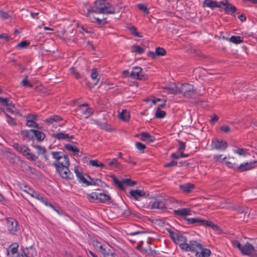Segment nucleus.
I'll list each match as a JSON object with an SVG mask.
<instances>
[{
  "instance_id": "69168bd1",
  "label": "nucleus",
  "mask_w": 257,
  "mask_h": 257,
  "mask_svg": "<svg viewBox=\"0 0 257 257\" xmlns=\"http://www.w3.org/2000/svg\"><path fill=\"white\" fill-rule=\"evenodd\" d=\"M37 116H38L37 115L29 113V114H27V115H26L25 118L26 119H32L34 121H36L37 119Z\"/></svg>"
},
{
  "instance_id": "2f4dec72",
  "label": "nucleus",
  "mask_w": 257,
  "mask_h": 257,
  "mask_svg": "<svg viewBox=\"0 0 257 257\" xmlns=\"http://www.w3.org/2000/svg\"><path fill=\"white\" fill-rule=\"evenodd\" d=\"M88 165L93 167H100L102 169L105 168V165L97 160H90L88 162Z\"/></svg>"
},
{
  "instance_id": "8fccbe9b",
  "label": "nucleus",
  "mask_w": 257,
  "mask_h": 257,
  "mask_svg": "<svg viewBox=\"0 0 257 257\" xmlns=\"http://www.w3.org/2000/svg\"><path fill=\"white\" fill-rule=\"evenodd\" d=\"M6 117L7 118L8 123L11 125L16 126L17 122L15 121L13 118H12L9 114L5 113Z\"/></svg>"
},
{
  "instance_id": "0e129e2a",
  "label": "nucleus",
  "mask_w": 257,
  "mask_h": 257,
  "mask_svg": "<svg viewBox=\"0 0 257 257\" xmlns=\"http://www.w3.org/2000/svg\"><path fill=\"white\" fill-rule=\"evenodd\" d=\"M220 129L222 132L225 133H228L231 131L230 127L226 125L221 126Z\"/></svg>"
},
{
  "instance_id": "ea45409f",
  "label": "nucleus",
  "mask_w": 257,
  "mask_h": 257,
  "mask_svg": "<svg viewBox=\"0 0 257 257\" xmlns=\"http://www.w3.org/2000/svg\"><path fill=\"white\" fill-rule=\"evenodd\" d=\"M249 209L247 207H239L237 209V212L239 214H244V219L245 218V216H247V217H248L249 215V213L248 212Z\"/></svg>"
},
{
  "instance_id": "5701e85b",
  "label": "nucleus",
  "mask_w": 257,
  "mask_h": 257,
  "mask_svg": "<svg viewBox=\"0 0 257 257\" xmlns=\"http://www.w3.org/2000/svg\"><path fill=\"white\" fill-rule=\"evenodd\" d=\"M165 92L168 94H179V87L177 86L175 84L166 86L164 88Z\"/></svg>"
},
{
  "instance_id": "a19ab883",
  "label": "nucleus",
  "mask_w": 257,
  "mask_h": 257,
  "mask_svg": "<svg viewBox=\"0 0 257 257\" xmlns=\"http://www.w3.org/2000/svg\"><path fill=\"white\" fill-rule=\"evenodd\" d=\"M166 113L165 111L161 110L160 107H158L156 113L155 117L158 118H163L165 117Z\"/></svg>"
},
{
  "instance_id": "ddd939ff",
  "label": "nucleus",
  "mask_w": 257,
  "mask_h": 257,
  "mask_svg": "<svg viewBox=\"0 0 257 257\" xmlns=\"http://www.w3.org/2000/svg\"><path fill=\"white\" fill-rule=\"evenodd\" d=\"M255 250V249L254 247L252 244L247 242L243 246H242L240 251L243 255L252 257Z\"/></svg>"
},
{
  "instance_id": "cd10ccee",
  "label": "nucleus",
  "mask_w": 257,
  "mask_h": 257,
  "mask_svg": "<svg viewBox=\"0 0 257 257\" xmlns=\"http://www.w3.org/2000/svg\"><path fill=\"white\" fill-rule=\"evenodd\" d=\"M45 138V134L40 131L33 130V141L36 139L38 142H42Z\"/></svg>"
},
{
  "instance_id": "5fc2aeb1",
  "label": "nucleus",
  "mask_w": 257,
  "mask_h": 257,
  "mask_svg": "<svg viewBox=\"0 0 257 257\" xmlns=\"http://www.w3.org/2000/svg\"><path fill=\"white\" fill-rule=\"evenodd\" d=\"M225 164L228 168L233 169L236 171V167H237V164L235 162L231 161H226Z\"/></svg>"
},
{
  "instance_id": "13d9d810",
  "label": "nucleus",
  "mask_w": 257,
  "mask_h": 257,
  "mask_svg": "<svg viewBox=\"0 0 257 257\" xmlns=\"http://www.w3.org/2000/svg\"><path fill=\"white\" fill-rule=\"evenodd\" d=\"M10 17L9 14L6 12L0 11V18L3 20H7Z\"/></svg>"
},
{
  "instance_id": "6e6552de",
  "label": "nucleus",
  "mask_w": 257,
  "mask_h": 257,
  "mask_svg": "<svg viewBox=\"0 0 257 257\" xmlns=\"http://www.w3.org/2000/svg\"><path fill=\"white\" fill-rule=\"evenodd\" d=\"M110 177L112 178L113 183L121 190H124L125 189L124 185H125L127 186H133L137 184L136 181L130 179H124L121 181H119L114 175H112Z\"/></svg>"
},
{
  "instance_id": "c756f323",
  "label": "nucleus",
  "mask_w": 257,
  "mask_h": 257,
  "mask_svg": "<svg viewBox=\"0 0 257 257\" xmlns=\"http://www.w3.org/2000/svg\"><path fill=\"white\" fill-rule=\"evenodd\" d=\"M111 199V197L107 194L103 193L98 194L97 201L101 203H105Z\"/></svg>"
},
{
  "instance_id": "de8ad7c7",
  "label": "nucleus",
  "mask_w": 257,
  "mask_h": 257,
  "mask_svg": "<svg viewBox=\"0 0 257 257\" xmlns=\"http://www.w3.org/2000/svg\"><path fill=\"white\" fill-rule=\"evenodd\" d=\"M37 151V153L39 155H44L46 153V149L44 147H42L39 145H36L33 146Z\"/></svg>"
},
{
  "instance_id": "72a5a7b5",
  "label": "nucleus",
  "mask_w": 257,
  "mask_h": 257,
  "mask_svg": "<svg viewBox=\"0 0 257 257\" xmlns=\"http://www.w3.org/2000/svg\"><path fill=\"white\" fill-rule=\"evenodd\" d=\"M93 13L91 15L90 18L89 17H88L90 20L91 19L92 17H93L94 21L91 20L92 22H95L97 24H98V25H101V26H104L107 23L106 18H103L102 19H100L98 18L94 17L93 16Z\"/></svg>"
},
{
  "instance_id": "bf43d9fd",
  "label": "nucleus",
  "mask_w": 257,
  "mask_h": 257,
  "mask_svg": "<svg viewBox=\"0 0 257 257\" xmlns=\"http://www.w3.org/2000/svg\"><path fill=\"white\" fill-rule=\"evenodd\" d=\"M233 246L235 247L238 248V249L240 251L242 245L240 244V243L236 240H233L231 241Z\"/></svg>"
},
{
  "instance_id": "39448f33",
  "label": "nucleus",
  "mask_w": 257,
  "mask_h": 257,
  "mask_svg": "<svg viewBox=\"0 0 257 257\" xmlns=\"http://www.w3.org/2000/svg\"><path fill=\"white\" fill-rule=\"evenodd\" d=\"M81 184L83 186H98L101 187L106 186V184L100 179L92 178L87 174H83L81 172Z\"/></svg>"
},
{
  "instance_id": "052dcab7",
  "label": "nucleus",
  "mask_w": 257,
  "mask_h": 257,
  "mask_svg": "<svg viewBox=\"0 0 257 257\" xmlns=\"http://www.w3.org/2000/svg\"><path fill=\"white\" fill-rule=\"evenodd\" d=\"M70 71L76 79H78L79 78V72L76 71V68L74 67H71L70 68Z\"/></svg>"
},
{
  "instance_id": "864d4df0",
  "label": "nucleus",
  "mask_w": 257,
  "mask_h": 257,
  "mask_svg": "<svg viewBox=\"0 0 257 257\" xmlns=\"http://www.w3.org/2000/svg\"><path fill=\"white\" fill-rule=\"evenodd\" d=\"M138 8L141 11H143L146 15H148L149 13V9L144 4L138 5Z\"/></svg>"
},
{
  "instance_id": "2eb2a0df",
  "label": "nucleus",
  "mask_w": 257,
  "mask_h": 257,
  "mask_svg": "<svg viewBox=\"0 0 257 257\" xmlns=\"http://www.w3.org/2000/svg\"><path fill=\"white\" fill-rule=\"evenodd\" d=\"M93 109L86 103H81V114L88 118L93 114Z\"/></svg>"
},
{
  "instance_id": "c9c22d12",
  "label": "nucleus",
  "mask_w": 257,
  "mask_h": 257,
  "mask_svg": "<svg viewBox=\"0 0 257 257\" xmlns=\"http://www.w3.org/2000/svg\"><path fill=\"white\" fill-rule=\"evenodd\" d=\"M229 41L235 44H238L243 42V38L238 36H232L230 38Z\"/></svg>"
},
{
  "instance_id": "393cba45",
  "label": "nucleus",
  "mask_w": 257,
  "mask_h": 257,
  "mask_svg": "<svg viewBox=\"0 0 257 257\" xmlns=\"http://www.w3.org/2000/svg\"><path fill=\"white\" fill-rule=\"evenodd\" d=\"M179 188L183 192L189 193L195 188V185L193 184L188 183L180 185Z\"/></svg>"
},
{
  "instance_id": "3c124183",
  "label": "nucleus",
  "mask_w": 257,
  "mask_h": 257,
  "mask_svg": "<svg viewBox=\"0 0 257 257\" xmlns=\"http://www.w3.org/2000/svg\"><path fill=\"white\" fill-rule=\"evenodd\" d=\"M21 83L24 86L28 87L29 88H32L33 87V85L28 80L27 76H26V77L22 81Z\"/></svg>"
},
{
  "instance_id": "e2e57ef3",
  "label": "nucleus",
  "mask_w": 257,
  "mask_h": 257,
  "mask_svg": "<svg viewBox=\"0 0 257 257\" xmlns=\"http://www.w3.org/2000/svg\"><path fill=\"white\" fill-rule=\"evenodd\" d=\"M177 162L174 160L171 161L170 162L165 164L164 167L166 168H169L171 167L176 166L177 165Z\"/></svg>"
},
{
  "instance_id": "f8f14e48",
  "label": "nucleus",
  "mask_w": 257,
  "mask_h": 257,
  "mask_svg": "<svg viewBox=\"0 0 257 257\" xmlns=\"http://www.w3.org/2000/svg\"><path fill=\"white\" fill-rule=\"evenodd\" d=\"M212 148L219 151H224L227 147V143L226 141L215 139L212 141Z\"/></svg>"
},
{
  "instance_id": "58836bf2",
  "label": "nucleus",
  "mask_w": 257,
  "mask_h": 257,
  "mask_svg": "<svg viewBox=\"0 0 257 257\" xmlns=\"http://www.w3.org/2000/svg\"><path fill=\"white\" fill-rule=\"evenodd\" d=\"M145 49L139 45H134L132 46V52H137L139 54L143 53Z\"/></svg>"
},
{
  "instance_id": "0eeeda50",
  "label": "nucleus",
  "mask_w": 257,
  "mask_h": 257,
  "mask_svg": "<svg viewBox=\"0 0 257 257\" xmlns=\"http://www.w3.org/2000/svg\"><path fill=\"white\" fill-rule=\"evenodd\" d=\"M179 94L187 98H192L196 95V90L193 85L189 83L182 84L179 87Z\"/></svg>"
},
{
  "instance_id": "a211bd4d",
  "label": "nucleus",
  "mask_w": 257,
  "mask_h": 257,
  "mask_svg": "<svg viewBox=\"0 0 257 257\" xmlns=\"http://www.w3.org/2000/svg\"><path fill=\"white\" fill-rule=\"evenodd\" d=\"M220 4L224 7V10L227 14H229V13H231V14L235 13L237 11L236 7L229 3L228 0L221 1L220 2Z\"/></svg>"
},
{
  "instance_id": "338daca9",
  "label": "nucleus",
  "mask_w": 257,
  "mask_h": 257,
  "mask_svg": "<svg viewBox=\"0 0 257 257\" xmlns=\"http://www.w3.org/2000/svg\"><path fill=\"white\" fill-rule=\"evenodd\" d=\"M219 119V117L214 114L212 116H211V118L210 120V123L212 124H214L216 122H217Z\"/></svg>"
},
{
  "instance_id": "a878e982",
  "label": "nucleus",
  "mask_w": 257,
  "mask_h": 257,
  "mask_svg": "<svg viewBox=\"0 0 257 257\" xmlns=\"http://www.w3.org/2000/svg\"><path fill=\"white\" fill-rule=\"evenodd\" d=\"M131 196L136 200H139V199L145 195L146 193L140 190H131L130 192Z\"/></svg>"
},
{
  "instance_id": "9d476101",
  "label": "nucleus",
  "mask_w": 257,
  "mask_h": 257,
  "mask_svg": "<svg viewBox=\"0 0 257 257\" xmlns=\"http://www.w3.org/2000/svg\"><path fill=\"white\" fill-rule=\"evenodd\" d=\"M130 77L139 80H145L147 79V75L143 72V69L140 67H134L130 73Z\"/></svg>"
},
{
  "instance_id": "f704fd0d",
  "label": "nucleus",
  "mask_w": 257,
  "mask_h": 257,
  "mask_svg": "<svg viewBox=\"0 0 257 257\" xmlns=\"http://www.w3.org/2000/svg\"><path fill=\"white\" fill-rule=\"evenodd\" d=\"M62 119V118L60 116L58 115H54L47 118L45 121L47 124H51L53 122L59 121Z\"/></svg>"
},
{
  "instance_id": "1a4fd4ad",
  "label": "nucleus",
  "mask_w": 257,
  "mask_h": 257,
  "mask_svg": "<svg viewBox=\"0 0 257 257\" xmlns=\"http://www.w3.org/2000/svg\"><path fill=\"white\" fill-rule=\"evenodd\" d=\"M7 228L9 232L12 235H16L20 229L18 221L14 218L10 217L6 219Z\"/></svg>"
},
{
  "instance_id": "774afa93",
  "label": "nucleus",
  "mask_w": 257,
  "mask_h": 257,
  "mask_svg": "<svg viewBox=\"0 0 257 257\" xmlns=\"http://www.w3.org/2000/svg\"><path fill=\"white\" fill-rule=\"evenodd\" d=\"M8 100L9 99L7 98L0 97V103L4 106H7Z\"/></svg>"
},
{
  "instance_id": "09e8293b",
  "label": "nucleus",
  "mask_w": 257,
  "mask_h": 257,
  "mask_svg": "<svg viewBox=\"0 0 257 257\" xmlns=\"http://www.w3.org/2000/svg\"><path fill=\"white\" fill-rule=\"evenodd\" d=\"M136 147L141 153H144V150L146 148V145L140 142L136 143Z\"/></svg>"
},
{
  "instance_id": "f03ea898",
  "label": "nucleus",
  "mask_w": 257,
  "mask_h": 257,
  "mask_svg": "<svg viewBox=\"0 0 257 257\" xmlns=\"http://www.w3.org/2000/svg\"><path fill=\"white\" fill-rule=\"evenodd\" d=\"M166 230L169 233V236L173 242L178 244L180 248L185 251H196V249H201L202 244L195 240H190L189 243H187V239L186 236L179 232L173 231L171 228H166Z\"/></svg>"
},
{
  "instance_id": "bb28decb",
  "label": "nucleus",
  "mask_w": 257,
  "mask_h": 257,
  "mask_svg": "<svg viewBox=\"0 0 257 257\" xmlns=\"http://www.w3.org/2000/svg\"><path fill=\"white\" fill-rule=\"evenodd\" d=\"M203 7H207L213 10L215 8H220V5H218L216 1L212 0H205L203 3Z\"/></svg>"
},
{
  "instance_id": "473e14b6",
  "label": "nucleus",
  "mask_w": 257,
  "mask_h": 257,
  "mask_svg": "<svg viewBox=\"0 0 257 257\" xmlns=\"http://www.w3.org/2000/svg\"><path fill=\"white\" fill-rule=\"evenodd\" d=\"M118 115L119 117L124 121H127L130 119V114L126 109L122 110V111L119 113Z\"/></svg>"
},
{
  "instance_id": "37998d69",
  "label": "nucleus",
  "mask_w": 257,
  "mask_h": 257,
  "mask_svg": "<svg viewBox=\"0 0 257 257\" xmlns=\"http://www.w3.org/2000/svg\"><path fill=\"white\" fill-rule=\"evenodd\" d=\"M86 197L90 202H93L94 200H97L98 194L96 192H92L90 194H86Z\"/></svg>"
},
{
  "instance_id": "e433bc0d",
  "label": "nucleus",
  "mask_w": 257,
  "mask_h": 257,
  "mask_svg": "<svg viewBox=\"0 0 257 257\" xmlns=\"http://www.w3.org/2000/svg\"><path fill=\"white\" fill-rule=\"evenodd\" d=\"M127 28L132 35L140 38L143 37V36L141 35V34L138 32L137 29L136 27L134 26H131L128 27Z\"/></svg>"
},
{
  "instance_id": "c03bdc74",
  "label": "nucleus",
  "mask_w": 257,
  "mask_h": 257,
  "mask_svg": "<svg viewBox=\"0 0 257 257\" xmlns=\"http://www.w3.org/2000/svg\"><path fill=\"white\" fill-rule=\"evenodd\" d=\"M30 45V42L27 41H23L19 43L16 46V48L22 49L27 48Z\"/></svg>"
},
{
  "instance_id": "680f3d73",
  "label": "nucleus",
  "mask_w": 257,
  "mask_h": 257,
  "mask_svg": "<svg viewBox=\"0 0 257 257\" xmlns=\"http://www.w3.org/2000/svg\"><path fill=\"white\" fill-rule=\"evenodd\" d=\"M79 167L78 166H75L74 167V172L76 173L78 181L80 182V172L79 171Z\"/></svg>"
},
{
  "instance_id": "49530a36",
  "label": "nucleus",
  "mask_w": 257,
  "mask_h": 257,
  "mask_svg": "<svg viewBox=\"0 0 257 257\" xmlns=\"http://www.w3.org/2000/svg\"><path fill=\"white\" fill-rule=\"evenodd\" d=\"M29 190L31 191V192H28V193L32 197L38 199L39 201L41 199H42V196L40 194H39V193H38L37 192H36L33 190L30 189V188H29Z\"/></svg>"
},
{
  "instance_id": "4c0bfd02",
  "label": "nucleus",
  "mask_w": 257,
  "mask_h": 257,
  "mask_svg": "<svg viewBox=\"0 0 257 257\" xmlns=\"http://www.w3.org/2000/svg\"><path fill=\"white\" fill-rule=\"evenodd\" d=\"M108 162V164L110 166H113L116 168H119L121 165L119 163L116 159H112L111 160H108L106 161Z\"/></svg>"
},
{
  "instance_id": "6e6d98bb",
  "label": "nucleus",
  "mask_w": 257,
  "mask_h": 257,
  "mask_svg": "<svg viewBox=\"0 0 257 257\" xmlns=\"http://www.w3.org/2000/svg\"><path fill=\"white\" fill-rule=\"evenodd\" d=\"M177 142L179 143L178 151L184 152L186 148L185 143L180 140H177Z\"/></svg>"
},
{
  "instance_id": "f257e3e1",
  "label": "nucleus",
  "mask_w": 257,
  "mask_h": 257,
  "mask_svg": "<svg viewBox=\"0 0 257 257\" xmlns=\"http://www.w3.org/2000/svg\"><path fill=\"white\" fill-rule=\"evenodd\" d=\"M51 154L55 159L52 165L55 167L57 173L63 179H72L73 175L68 168L70 163L67 155L61 151H53Z\"/></svg>"
},
{
  "instance_id": "9b49d317",
  "label": "nucleus",
  "mask_w": 257,
  "mask_h": 257,
  "mask_svg": "<svg viewBox=\"0 0 257 257\" xmlns=\"http://www.w3.org/2000/svg\"><path fill=\"white\" fill-rule=\"evenodd\" d=\"M36 255V251L33 246L26 247L20 251L14 257H35Z\"/></svg>"
},
{
  "instance_id": "b1692460",
  "label": "nucleus",
  "mask_w": 257,
  "mask_h": 257,
  "mask_svg": "<svg viewBox=\"0 0 257 257\" xmlns=\"http://www.w3.org/2000/svg\"><path fill=\"white\" fill-rule=\"evenodd\" d=\"M151 208L163 210L167 209V207L166 206V203L164 200L161 199L153 203L151 205Z\"/></svg>"
},
{
  "instance_id": "f3484780",
  "label": "nucleus",
  "mask_w": 257,
  "mask_h": 257,
  "mask_svg": "<svg viewBox=\"0 0 257 257\" xmlns=\"http://www.w3.org/2000/svg\"><path fill=\"white\" fill-rule=\"evenodd\" d=\"M18 247L19 245L16 242L11 244L7 249V253L8 257H14L20 253V252H18Z\"/></svg>"
},
{
  "instance_id": "412c9836",
  "label": "nucleus",
  "mask_w": 257,
  "mask_h": 257,
  "mask_svg": "<svg viewBox=\"0 0 257 257\" xmlns=\"http://www.w3.org/2000/svg\"><path fill=\"white\" fill-rule=\"evenodd\" d=\"M196 256L197 257H209L211 254V250L208 248H203V246H202V248L201 249L196 248Z\"/></svg>"
},
{
  "instance_id": "7c9ffc66",
  "label": "nucleus",
  "mask_w": 257,
  "mask_h": 257,
  "mask_svg": "<svg viewBox=\"0 0 257 257\" xmlns=\"http://www.w3.org/2000/svg\"><path fill=\"white\" fill-rule=\"evenodd\" d=\"M64 147L67 151L72 152L74 155H77L79 152V149L75 146L67 144L65 145Z\"/></svg>"
},
{
  "instance_id": "423d86ee",
  "label": "nucleus",
  "mask_w": 257,
  "mask_h": 257,
  "mask_svg": "<svg viewBox=\"0 0 257 257\" xmlns=\"http://www.w3.org/2000/svg\"><path fill=\"white\" fill-rule=\"evenodd\" d=\"M13 147L28 160L31 161H36L37 160V157L34 154L31 153L30 150L26 146L20 145L18 143H14Z\"/></svg>"
},
{
  "instance_id": "7ed1b4c3",
  "label": "nucleus",
  "mask_w": 257,
  "mask_h": 257,
  "mask_svg": "<svg viewBox=\"0 0 257 257\" xmlns=\"http://www.w3.org/2000/svg\"><path fill=\"white\" fill-rule=\"evenodd\" d=\"M192 211L189 208H183L182 209L174 210L173 213L179 216L182 217L183 219L187 221L188 224H193L195 225H201L205 227H209L215 231H220V227L212 222L205 219H202L200 218H188L187 215L191 214Z\"/></svg>"
},
{
  "instance_id": "4d7b16f0",
  "label": "nucleus",
  "mask_w": 257,
  "mask_h": 257,
  "mask_svg": "<svg viewBox=\"0 0 257 257\" xmlns=\"http://www.w3.org/2000/svg\"><path fill=\"white\" fill-rule=\"evenodd\" d=\"M222 155H216L213 157V159L216 162H219L220 163H222L223 161H224L226 159V157H224L223 158H221Z\"/></svg>"
},
{
  "instance_id": "20e7f679",
  "label": "nucleus",
  "mask_w": 257,
  "mask_h": 257,
  "mask_svg": "<svg viewBox=\"0 0 257 257\" xmlns=\"http://www.w3.org/2000/svg\"><path fill=\"white\" fill-rule=\"evenodd\" d=\"M106 1V0L95 1L92 9L88 10L86 16L90 18L91 15L94 13L107 15L115 14V7Z\"/></svg>"
},
{
  "instance_id": "dca6fc26",
  "label": "nucleus",
  "mask_w": 257,
  "mask_h": 257,
  "mask_svg": "<svg viewBox=\"0 0 257 257\" xmlns=\"http://www.w3.org/2000/svg\"><path fill=\"white\" fill-rule=\"evenodd\" d=\"M166 54V50L162 47H157L155 52L149 51L147 53L148 57L155 58L156 56H163Z\"/></svg>"
},
{
  "instance_id": "6ab92c4d",
  "label": "nucleus",
  "mask_w": 257,
  "mask_h": 257,
  "mask_svg": "<svg viewBox=\"0 0 257 257\" xmlns=\"http://www.w3.org/2000/svg\"><path fill=\"white\" fill-rule=\"evenodd\" d=\"M99 250L103 257H116L117 256L116 254L112 251L110 248L104 247L102 245L99 246Z\"/></svg>"
},
{
  "instance_id": "c85d7f7f",
  "label": "nucleus",
  "mask_w": 257,
  "mask_h": 257,
  "mask_svg": "<svg viewBox=\"0 0 257 257\" xmlns=\"http://www.w3.org/2000/svg\"><path fill=\"white\" fill-rule=\"evenodd\" d=\"M52 136L59 140L74 138L73 136H69L68 134H65L64 133L53 134Z\"/></svg>"
},
{
  "instance_id": "4468645a",
  "label": "nucleus",
  "mask_w": 257,
  "mask_h": 257,
  "mask_svg": "<svg viewBox=\"0 0 257 257\" xmlns=\"http://www.w3.org/2000/svg\"><path fill=\"white\" fill-rule=\"evenodd\" d=\"M257 163V161H250V162H245L237 165L236 171L242 172L250 170L254 168V164Z\"/></svg>"
},
{
  "instance_id": "a18cd8bd",
  "label": "nucleus",
  "mask_w": 257,
  "mask_h": 257,
  "mask_svg": "<svg viewBox=\"0 0 257 257\" xmlns=\"http://www.w3.org/2000/svg\"><path fill=\"white\" fill-rule=\"evenodd\" d=\"M26 125L28 127H34L35 128H39V125L32 119H27Z\"/></svg>"
},
{
  "instance_id": "603ef678",
  "label": "nucleus",
  "mask_w": 257,
  "mask_h": 257,
  "mask_svg": "<svg viewBox=\"0 0 257 257\" xmlns=\"http://www.w3.org/2000/svg\"><path fill=\"white\" fill-rule=\"evenodd\" d=\"M233 152L234 153L237 154L239 155L245 156L246 155V150L243 148H239L233 150Z\"/></svg>"
},
{
  "instance_id": "4be33fe9",
  "label": "nucleus",
  "mask_w": 257,
  "mask_h": 257,
  "mask_svg": "<svg viewBox=\"0 0 257 257\" xmlns=\"http://www.w3.org/2000/svg\"><path fill=\"white\" fill-rule=\"evenodd\" d=\"M33 130H23L20 132L21 135L24 139H26L28 141H33Z\"/></svg>"
},
{
  "instance_id": "79ce46f5",
  "label": "nucleus",
  "mask_w": 257,
  "mask_h": 257,
  "mask_svg": "<svg viewBox=\"0 0 257 257\" xmlns=\"http://www.w3.org/2000/svg\"><path fill=\"white\" fill-rule=\"evenodd\" d=\"M97 73L96 70L95 69H93L92 73L91 74V79L94 81L93 83V86L96 85L99 80V79L97 78Z\"/></svg>"
},
{
  "instance_id": "aec40b11",
  "label": "nucleus",
  "mask_w": 257,
  "mask_h": 257,
  "mask_svg": "<svg viewBox=\"0 0 257 257\" xmlns=\"http://www.w3.org/2000/svg\"><path fill=\"white\" fill-rule=\"evenodd\" d=\"M140 136H141V141L146 142L148 143L154 142L156 140L154 136L151 135L147 132H141L140 134Z\"/></svg>"
}]
</instances>
